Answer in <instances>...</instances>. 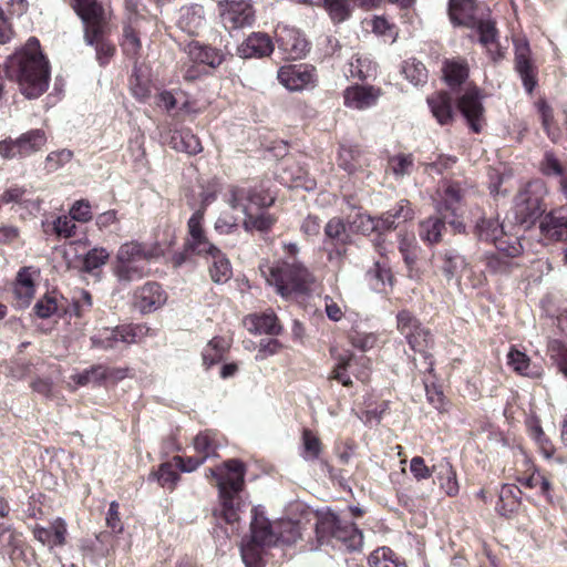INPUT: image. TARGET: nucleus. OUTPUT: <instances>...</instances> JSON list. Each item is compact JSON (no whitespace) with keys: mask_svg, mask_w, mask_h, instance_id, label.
Segmentation results:
<instances>
[{"mask_svg":"<svg viewBox=\"0 0 567 567\" xmlns=\"http://www.w3.org/2000/svg\"><path fill=\"white\" fill-rule=\"evenodd\" d=\"M6 73L19 83L28 99L39 97L48 90L50 65L37 38H30L22 49L8 58Z\"/></svg>","mask_w":567,"mask_h":567,"instance_id":"f257e3e1","label":"nucleus"},{"mask_svg":"<svg viewBox=\"0 0 567 567\" xmlns=\"http://www.w3.org/2000/svg\"><path fill=\"white\" fill-rule=\"evenodd\" d=\"M247 465L239 458H228L206 471V477L216 481L221 504L220 517L227 524L239 519L240 493L245 487Z\"/></svg>","mask_w":567,"mask_h":567,"instance_id":"f03ea898","label":"nucleus"},{"mask_svg":"<svg viewBox=\"0 0 567 567\" xmlns=\"http://www.w3.org/2000/svg\"><path fill=\"white\" fill-rule=\"evenodd\" d=\"M259 270L284 299L308 293L316 281L315 275L300 260H264Z\"/></svg>","mask_w":567,"mask_h":567,"instance_id":"7ed1b4c3","label":"nucleus"},{"mask_svg":"<svg viewBox=\"0 0 567 567\" xmlns=\"http://www.w3.org/2000/svg\"><path fill=\"white\" fill-rule=\"evenodd\" d=\"M73 9L84 24V39L95 47L100 65L109 63L116 49L105 39L109 33V17L97 0H73Z\"/></svg>","mask_w":567,"mask_h":567,"instance_id":"20e7f679","label":"nucleus"},{"mask_svg":"<svg viewBox=\"0 0 567 567\" xmlns=\"http://www.w3.org/2000/svg\"><path fill=\"white\" fill-rule=\"evenodd\" d=\"M315 534L318 546L340 544L349 550H358L363 544V534L358 526L331 511L316 513Z\"/></svg>","mask_w":567,"mask_h":567,"instance_id":"39448f33","label":"nucleus"},{"mask_svg":"<svg viewBox=\"0 0 567 567\" xmlns=\"http://www.w3.org/2000/svg\"><path fill=\"white\" fill-rule=\"evenodd\" d=\"M396 328L399 332L405 338L409 347L414 352L423 354L425 360L426 372L432 374L434 372V358L433 354L427 352V349L433 344V336L429 328L424 327L421 321L410 311L401 310L396 315Z\"/></svg>","mask_w":567,"mask_h":567,"instance_id":"423d86ee","label":"nucleus"},{"mask_svg":"<svg viewBox=\"0 0 567 567\" xmlns=\"http://www.w3.org/2000/svg\"><path fill=\"white\" fill-rule=\"evenodd\" d=\"M227 203L234 209L250 212L251 207L266 210L276 202V196L264 182L249 186H229Z\"/></svg>","mask_w":567,"mask_h":567,"instance_id":"0eeeda50","label":"nucleus"},{"mask_svg":"<svg viewBox=\"0 0 567 567\" xmlns=\"http://www.w3.org/2000/svg\"><path fill=\"white\" fill-rule=\"evenodd\" d=\"M544 184L540 181L524 185L514 200L516 220L520 224H534L545 212L543 202Z\"/></svg>","mask_w":567,"mask_h":567,"instance_id":"6e6552de","label":"nucleus"},{"mask_svg":"<svg viewBox=\"0 0 567 567\" xmlns=\"http://www.w3.org/2000/svg\"><path fill=\"white\" fill-rule=\"evenodd\" d=\"M463 198L464 192L457 182H445L437 190L436 212L449 219L454 231H465L463 221Z\"/></svg>","mask_w":567,"mask_h":567,"instance_id":"1a4fd4ad","label":"nucleus"},{"mask_svg":"<svg viewBox=\"0 0 567 567\" xmlns=\"http://www.w3.org/2000/svg\"><path fill=\"white\" fill-rule=\"evenodd\" d=\"M474 231L480 240L493 243L497 250L505 251L509 256H519L523 252L519 239L504 231L498 217L482 216L476 221Z\"/></svg>","mask_w":567,"mask_h":567,"instance_id":"9d476101","label":"nucleus"},{"mask_svg":"<svg viewBox=\"0 0 567 567\" xmlns=\"http://www.w3.org/2000/svg\"><path fill=\"white\" fill-rule=\"evenodd\" d=\"M514 70L518 74L523 87L533 94L538 85L539 69L534 58L529 41L524 35L513 38Z\"/></svg>","mask_w":567,"mask_h":567,"instance_id":"9b49d317","label":"nucleus"},{"mask_svg":"<svg viewBox=\"0 0 567 567\" xmlns=\"http://www.w3.org/2000/svg\"><path fill=\"white\" fill-rule=\"evenodd\" d=\"M217 10L228 32L249 28L256 21V9L251 0H219Z\"/></svg>","mask_w":567,"mask_h":567,"instance_id":"f8f14e48","label":"nucleus"},{"mask_svg":"<svg viewBox=\"0 0 567 567\" xmlns=\"http://www.w3.org/2000/svg\"><path fill=\"white\" fill-rule=\"evenodd\" d=\"M483 94L474 83H470L456 99V109L465 118L472 132L478 134L485 125V109L482 103Z\"/></svg>","mask_w":567,"mask_h":567,"instance_id":"ddd939ff","label":"nucleus"},{"mask_svg":"<svg viewBox=\"0 0 567 567\" xmlns=\"http://www.w3.org/2000/svg\"><path fill=\"white\" fill-rule=\"evenodd\" d=\"M204 214V208L197 209L188 219L185 247L196 256L208 258L213 254H219V248L207 236Z\"/></svg>","mask_w":567,"mask_h":567,"instance_id":"4468645a","label":"nucleus"},{"mask_svg":"<svg viewBox=\"0 0 567 567\" xmlns=\"http://www.w3.org/2000/svg\"><path fill=\"white\" fill-rule=\"evenodd\" d=\"M47 143V134L41 128L30 130L18 138L0 142V155L4 158L27 157L40 151Z\"/></svg>","mask_w":567,"mask_h":567,"instance_id":"2eb2a0df","label":"nucleus"},{"mask_svg":"<svg viewBox=\"0 0 567 567\" xmlns=\"http://www.w3.org/2000/svg\"><path fill=\"white\" fill-rule=\"evenodd\" d=\"M278 81L289 91H302L317 85L316 66L308 63L286 64L278 70Z\"/></svg>","mask_w":567,"mask_h":567,"instance_id":"dca6fc26","label":"nucleus"},{"mask_svg":"<svg viewBox=\"0 0 567 567\" xmlns=\"http://www.w3.org/2000/svg\"><path fill=\"white\" fill-rule=\"evenodd\" d=\"M168 295L157 281H146L137 287L132 295V306L142 315L161 309L167 301Z\"/></svg>","mask_w":567,"mask_h":567,"instance_id":"f3484780","label":"nucleus"},{"mask_svg":"<svg viewBox=\"0 0 567 567\" xmlns=\"http://www.w3.org/2000/svg\"><path fill=\"white\" fill-rule=\"evenodd\" d=\"M337 165L349 175L363 174L370 167L369 153L358 144H340Z\"/></svg>","mask_w":567,"mask_h":567,"instance_id":"a211bd4d","label":"nucleus"},{"mask_svg":"<svg viewBox=\"0 0 567 567\" xmlns=\"http://www.w3.org/2000/svg\"><path fill=\"white\" fill-rule=\"evenodd\" d=\"M278 49L287 59L298 60L310 50V43L299 30L290 27H281L276 31Z\"/></svg>","mask_w":567,"mask_h":567,"instance_id":"6ab92c4d","label":"nucleus"},{"mask_svg":"<svg viewBox=\"0 0 567 567\" xmlns=\"http://www.w3.org/2000/svg\"><path fill=\"white\" fill-rule=\"evenodd\" d=\"M477 0H449L447 14L454 27L474 28L480 18Z\"/></svg>","mask_w":567,"mask_h":567,"instance_id":"aec40b11","label":"nucleus"},{"mask_svg":"<svg viewBox=\"0 0 567 567\" xmlns=\"http://www.w3.org/2000/svg\"><path fill=\"white\" fill-rule=\"evenodd\" d=\"M0 204H13L28 215H34L41 208V200L34 196V193L17 184L9 186L0 194Z\"/></svg>","mask_w":567,"mask_h":567,"instance_id":"412c9836","label":"nucleus"},{"mask_svg":"<svg viewBox=\"0 0 567 567\" xmlns=\"http://www.w3.org/2000/svg\"><path fill=\"white\" fill-rule=\"evenodd\" d=\"M442 80L456 92L467 83L470 78V64L463 56L445 58L441 66Z\"/></svg>","mask_w":567,"mask_h":567,"instance_id":"4be33fe9","label":"nucleus"},{"mask_svg":"<svg viewBox=\"0 0 567 567\" xmlns=\"http://www.w3.org/2000/svg\"><path fill=\"white\" fill-rule=\"evenodd\" d=\"M164 255L163 247L158 244H145L140 241H128L120 246L116 259L121 261H150L158 259Z\"/></svg>","mask_w":567,"mask_h":567,"instance_id":"5701e85b","label":"nucleus"},{"mask_svg":"<svg viewBox=\"0 0 567 567\" xmlns=\"http://www.w3.org/2000/svg\"><path fill=\"white\" fill-rule=\"evenodd\" d=\"M274 49L272 39L267 33L252 32L237 48V53L243 59H261L269 56Z\"/></svg>","mask_w":567,"mask_h":567,"instance_id":"b1692460","label":"nucleus"},{"mask_svg":"<svg viewBox=\"0 0 567 567\" xmlns=\"http://www.w3.org/2000/svg\"><path fill=\"white\" fill-rule=\"evenodd\" d=\"M381 90L372 85H351L343 92V102L347 107L365 110L377 104Z\"/></svg>","mask_w":567,"mask_h":567,"instance_id":"393cba45","label":"nucleus"},{"mask_svg":"<svg viewBox=\"0 0 567 567\" xmlns=\"http://www.w3.org/2000/svg\"><path fill=\"white\" fill-rule=\"evenodd\" d=\"M432 115L442 126L450 125L454 121V100L449 91H435L426 97Z\"/></svg>","mask_w":567,"mask_h":567,"instance_id":"a878e982","label":"nucleus"},{"mask_svg":"<svg viewBox=\"0 0 567 567\" xmlns=\"http://www.w3.org/2000/svg\"><path fill=\"white\" fill-rule=\"evenodd\" d=\"M244 327L252 334L278 336L281 333L279 319L274 311L247 315L243 320Z\"/></svg>","mask_w":567,"mask_h":567,"instance_id":"bb28decb","label":"nucleus"},{"mask_svg":"<svg viewBox=\"0 0 567 567\" xmlns=\"http://www.w3.org/2000/svg\"><path fill=\"white\" fill-rule=\"evenodd\" d=\"M298 4L323 8L331 21L339 24L348 20L353 11L354 0H291Z\"/></svg>","mask_w":567,"mask_h":567,"instance_id":"cd10ccee","label":"nucleus"},{"mask_svg":"<svg viewBox=\"0 0 567 567\" xmlns=\"http://www.w3.org/2000/svg\"><path fill=\"white\" fill-rule=\"evenodd\" d=\"M187 53L193 63L204 64L212 69H217L225 61V54L220 49L198 41H192L188 44Z\"/></svg>","mask_w":567,"mask_h":567,"instance_id":"c85d7f7f","label":"nucleus"},{"mask_svg":"<svg viewBox=\"0 0 567 567\" xmlns=\"http://www.w3.org/2000/svg\"><path fill=\"white\" fill-rule=\"evenodd\" d=\"M205 22V10L202 4L195 3L181 8L177 25L188 35H198Z\"/></svg>","mask_w":567,"mask_h":567,"instance_id":"c756f323","label":"nucleus"},{"mask_svg":"<svg viewBox=\"0 0 567 567\" xmlns=\"http://www.w3.org/2000/svg\"><path fill=\"white\" fill-rule=\"evenodd\" d=\"M40 270L33 266L21 267L16 276L13 291L19 300L29 302L35 293V279Z\"/></svg>","mask_w":567,"mask_h":567,"instance_id":"7c9ffc66","label":"nucleus"},{"mask_svg":"<svg viewBox=\"0 0 567 567\" xmlns=\"http://www.w3.org/2000/svg\"><path fill=\"white\" fill-rule=\"evenodd\" d=\"M440 488L449 497L458 495L460 485L457 481L456 470L447 457H443L434 464V473Z\"/></svg>","mask_w":567,"mask_h":567,"instance_id":"2f4dec72","label":"nucleus"},{"mask_svg":"<svg viewBox=\"0 0 567 567\" xmlns=\"http://www.w3.org/2000/svg\"><path fill=\"white\" fill-rule=\"evenodd\" d=\"M168 145L173 150L186 153L190 156L203 152V145L199 137L194 134L189 127L173 130L171 132Z\"/></svg>","mask_w":567,"mask_h":567,"instance_id":"473e14b6","label":"nucleus"},{"mask_svg":"<svg viewBox=\"0 0 567 567\" xmlns=\"http://www.w3.org/2000/svg\"><path fill=\"white\" fill-rule=\"evenodd\" d=\"M150 481H155L157 484L167 489L174 492L181 481V472L174 461V456L158 465L156 470H153L148 475Z\"/></svg>","mask_w":567,"mask_h":567,"instance_id":"72a5a7b5","label":"nucleus"},{"mask_svg":"<svg viewBox=\"0 0 567 567\" xmlns=\"http://www.w3.org/2000/svg\"><path fill=\"white\" fill-rule=\"evenodd\" d=\"M522 491L513 484H504L498 494V501L495 511L502 517L509 518L516 514L520 507Z\"/></svg>","mask_w":567,"mask_h":567,"instance_id":"f704fd0d","label":"nucleus"},{"mask_svg":"<svg viewBox=\"0 0 567 567\" xmlns=\"http://www.w3.org/2000/svg\"><path fill=\"white\" fill-rule=\"evenodd\" d=\"M412 217L413 209L409 200H401L393 209L377 218L379 233L394 229L400 223L412 219Z\"/></svg>","mask_w":567,"mask_h":567,"instance_id":"c9c22d12","label":"nucleus"},{"mask_svg":"<svg viewBox=\"0 0 567 567\" xmlns=\"http://www.w3.org/2000/svg\"><path fill=\"white\" fill-rule=\"evenodd\" d=\"M540 229L549 239L567 241V217L561 215V209L546 215L540 223Z\"/></svg>","mask_w":567,"mask_h":567,"instance_id":"e433bc0d","label":"nucleus"},{"mask_svg":"<svg viewBox=\"0 0 567 567\" xmlns=\"http://www.w3.org/2000/svg\"><path fill=\"white\" fill-rule=\"evenodd\" d=\"M243 213L245 214L243 227L247 233L258 231L261 235H268L278 223V216L267 210H261L258 214L251 212Z\"/></svg>","mask_w":567,"mask_h":567,"instance_id":"4c0bfd02","label":"nucleus"},{"mask_svg":"<svg viewBox=\"0 0 567 567\" xmlns=\"http://www.w3.org/2000/svg\"><path fill=\"white\" fill-rule=\"evenodd\" d=\"M517 256H509L505 251L486 254L484 257L485 268L491 275L507 276L519 265L514 261Z\"/></svg>","mask_w":567,"mask_h":567,"instance_id":"58836bf2","label":"nucleus"},{"mask_svg":"<svg viewBox=\"0 0 567 567\" xmlns=\"http://www.w3.org/2000/svg\"><path fill=\"white\" fill-rule=\"evenodd\" d=\"M437 260L440 261L439 270L442 272L446 281H451L457 277L466 266L465 258L453 249L440 252Z\"/></svg>","mask_w":567,"mask_h":567,"instance_id":"ea45409f","label":"nucleus"},{"mask_svg":"<svg viewBox=\"0 0 567 567\" xmlns=\"http://www.w3.org/2000/svg\"><path fill=\"white\" fill-rule=\"evenodd\" d=\"M449 219L440 215L431 216L421 221L419 226L420 238L430 245L439 244L442 240L445 224L449 223Z\"/></svg>","mask_w":567,"mask_h":567,"instance_id":"a19ab883","label":"nucleus"},{"mask_svg":"<svg viewBox=\"0 0 567 567\" xmlns=\"http://www.w3.org/2000/svg\"><path fill=\"white\" fill-rule=\"evenodd\" d=\"M367 276L375 291H385L386 286L392 287L394 284L393 272L385 260H378L368 270Z\"/></svg>","mask_w":567,"mask_h":567,"instance_id":"79ce46f5","label":"nucleus"},{"mask_svg":"<svg viewBox=\"0 0 567 567\" xmlns=\"http://www.w3.org/2000/svg\"><path fill=\"white\" fill-rule=\"evenodd\" d=\"M193 446L204 461L212 456L217 455L219 443L217 440V432L213 430L200 431L193 440Z\"/></svg>","mask_w":567,"mask_h":567,"instance_id":"37998d69","label":"nucleus"},{"mask_svg":"<svg viewBox=\"0 0 567 567\" xmlns=\"http://www.w3.org/2000/svg\"><path fill=\"white\" fill-rule=\"evenodd\" d=\"M92 306V295L85 289H75L63 312L71 317L82 318L91 311Z\"/></svg>","mask_w":567,"mask_h":567,"instance_id":"c03bdc74","label":"nucleus"},{"mask_svg":"<svg viewBox=\"0 0 567 567\" xmlns=\"http://www.w3.org/2000/svg\"><path fill=\"white\" fill-rule=\"evenodd\" d=\"M113 272L120 281H134L148 275V269L140 261H121L116 259Z\"/></svg>","mask_w":567,"mask_h":567,"instance_id":"a18cd8bd","label":"nucleus"},{"mask_svg":"<svg viewBox=\"0 0 567 567\" xmlns=\"http://www.w3.org/2000/svg\"><path fill=\"white\" fill-rule=\"evenodd\" d=\"M121 324L114 328L104 327L99 329L92 337V346L102 350H111L122 343Z\"/></svg>","mask_w":567,"mask_h":567,"instance_id":"49530a36","label":"nucleus"},{"mask_svg":"<svg viewBox=\"0 0 567 567\" xmlns=\"http://www.w3.org/2000/svg\"><path fill=\"white\" fill-rule=\"evenodd\" d=\"M302 452L301 456L306 461L322 460L323 443L321 439L310 429H303L301 432Z\"/></svg>","mask_w":567,"mask_h":567,"instance_id":"de8ad7c7","label":"nucleus"},{"mask_svg":"<svg viewBox=\"0 0 567 567\" xmlns=\"http://www.w3.org/2000/svg\"><path fill=\"white\" fill-rule=\"evenodd\" d=\"M404 78L415 86L424 85L429 80V71L424 63L415 58H409L402 63Z\"/></svg>","mask_w":567,"mask_h":567,"instance_id":"09e8293b","label":"nucleus"},{"mask_svg":"<svg viewBox=\"0 0 567 567\" xmlns=\"http://www.w3.org/2000/svg\"><path fill=\"white\" fill-rule=\"evenodd\" d=\"M210 258L213 259V264L209 267V275L212 280L216 284L227 282L233 276L229 259L221 252L220 249L219 254H213Z\"/></svg>","mask_w":567,"mask_h":567,"instance_id":"8fccbe9b","label":"nucleus"},{"mask_svg":"<svg viewBox=\"0 0 567 567\" xmlns=\"http://www.w3.org/2000/svg\"><path fill=\"white\" fill-rule=\"evenodd\" d=\"M251 535L247 540L251 544L266 547L276 544V535L274 534L271 526L268 522H259L255 518L250 525Z\"/></svg>","mask_w":567,"mask_h":567,"instance_id":"3c124183","label":"nucleus"},{"mask_svg":"<svg viewBox=\"0 0 567 567\" xmlns=\"http://www.w3.org/2000/svg\"><path fill=\"white\" fill-rule=\"evenodd\" d=\"M121 48L123 53L130 59L136 60L140 55L142 42L137 29L132 23H126L123 27Z\"/></svg>","mask_w":567,"mask_h":567,"instance_id":"603ef678","label":"nucleus"},{"mask_svg":"<svg viewBox=\"0 0 567 567\" xmlns=\"http://www.w3.org/2000/svg\"><path fill=\"white\" fill-rule=\"evenodd\" d=\"M110 252L104 247H94L90 249L81 259L80 269L84 272L92 274L107 264Z\"/></svg>","mask_w":567,"mask_h":567,"instance_id":"864d4df0","label":"nucleus"},{"mask_svg":"<svg viewBox=\"0 0 567 567\" xmlns=\"http://www.w3.org/2000/svg\"><path fill=\"white\" fill-rule=\"evenodd\" d=\"M122 343L133 344L144 341L148 336H153V330L145 323L121 324Z\"/></svg>","mask_w":567,"mask_h":567,"instance_id":"5fc2aeb1","label":"nucleus"},{"mask_svg":"<svg viewBox=\"0 0 567 567\" xmlns=\"http://www.w3.org/2000/svg\"><path fill=\"white\" fill-rule=\"evenodd\" d=\"M226 342L223 337H214L202 352L203 363L210 368L223 360L226 352Z\"/></svg>","mask_w":567,"mask_h":567,"instance_id":"6e6d98bb","label":"nucleus"},{"mask_svg":"<svg viewBox=\"0 0 567 567\" xmlns=\"http://www.w3.org/2000/svg\"><path fill=\"white\" fill-rule=\"evenodd\" d=\"M507 364L519 375L536 377V374L530 371L532 363L529 357L514 346L511 347L508 351Z\"/></svg>","mask_w":567,"mask_h":567,"instance_id":"4d7b16f0","label":"nucleus"},{"mask_svg":"<svg viewBox=\"0 0 567 567\" xmlns=\"http://www.w3.org/2000/svg\"><path fill=\"white\" fill-rule=\"evenodd\" d=\"M324 237V243H350L346 224L339 217H333L326 224Z\"/></svg>","mask_w":567,"mask_h":567,"instance_id":"13d9d810","label":"nucleus"},{"mask_svg":"<svg viewBox=\"0 0 567 567\" xmlns=\"http://www.w3.org/2000/svg\"><path fill=\"white\" fill-rule=\"evenodd\" d=\"M128 367H109L105 364H96L95 375L100 377L102 383H117L130 375Z\"/></svg>","mask_w":567,"mask_h":567,"instance_id":"bf43d9fd","label":"nucleus"},{"mask_svg":"<svg viewBox=\"0 0 567 567\" xmlns=\"http://www.w3.org/2000/svg\"><path fill=\"white\" fill-rule=\"evenodd\" d=\"M370 567H398V557L390 547H379L368 558Z\"/></svg>","mask_w":567,"mask_h":567,"instance_id":"052dcab7","label":"nucleus"},{"mask_svg":"<svg viewBox=\"0 0 567 567\" xmlns=\"http://www.w3.org/2000/svg\"><path fill=\"white\" fill-rule=\"evenodd\" d=\"M241 558L246 567H264V547L244 542L241 544Z\"/></svg>","mask_w":567,"mask_h":567,"instance_id":"680f3d73","label":"nucleus"},{"mask_svg":"<svg viewBox=\"0 0 567 567\" xmlns=\"http://www.w3.org/2000/svg\"><path fill=\"white\" fill-rule=\"evenodd\" d=\"M348 359L351 360L350 370L357 380L362 383H367L370 380L371 371H372V361L367 355L355 357L353 354L348 355Z\"/></svg>","mask_w":567,"mask_h":567,"instance_id":"e2e57ef3","label":"nucleus"},{"mask_svg":"<svg viewBox=\"0 0 567 567\" xmlns=\"http://www.w3.org/2000/svg\"><path fill=\"white\" fill-rule=\"evenodd\" d=\"M372 31L386 40L394 42L398 37V27L383 16H375L370 21Z\"/></svg>","mask_w":567,"mask_h":567,"instance_id":"0e129e2a","label":"nucleus"},{"mask_svg":"<svg viewBox=\"0 0 567 567\" xmlns=\"http://www.w3.org/2000/svg\"><path fill=\"white\" fill-rule=\"evenodd\" d=\"M302 537L301 525L299 522H286L280 525L276 543L279 542L285 545H293Z\"/></svg>","mask_w":567,"mask_h":567,"instance_id":"69168bd1","label":"nucleus"},{"mask_svg":"<svg viewBox=\"0 0 567 567\" xmlns=\"http://www.w3.org/2000/svg\"><path fill=\"white\" fill-rule=\"evenodd\" d=\"M60 306L58 303V299L52 293H45L42 298H40L34 307V313L41 319H48L53 315L58 313Z\"/></svg>","mask_w":567,"mask_h":567,"instance_id":"338daca9","label":"nucleus"},{"mask_svg":"<svg viewBox=\"0 0 567 567\" xmlns=\"http://www.w3.org/2000/svg\"><path fill=\"white\" fill-rule=\"evenodd\" d=\"M75 220L70 215H62L54 219L52 231L63 239H70L76 235Z\"/></svg>","mask_w":567,"mask_h":567,"instance_id":"774afa93","label":"nucleus"}]
</instances>
